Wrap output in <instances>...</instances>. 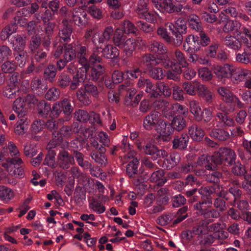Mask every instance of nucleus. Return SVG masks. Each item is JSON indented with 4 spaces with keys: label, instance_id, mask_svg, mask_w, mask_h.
<instances>
[{
    "label": "nucleus",
    "instance_id": "nucleus-1",
    "mask_svg": "<svg viewBox=\"0 0 251 251\" xmlns=\"http://www.w3.org/2000/svg\"><path fill=\"white\" fill-rule=\"evenodd\" d=\"M25 106L24 100L21 98L17 99L14 102L13 110L20 119L17 122L15 131L19 135L25 133L28 128L29 121L25 117L27 109Z\"/></svg>",
    "mask_w": 251,
    "mask_h": 251
},
{
    "label": "nucleus",
    "instance_id": "nucleus-2",
    "mask_svg": "<svg viewBox=\"0 0 251 251\" xmlns=\"http://www.w3.org/2000/svg\"><path fill=\"white\" fill-rule=\"evenodd\" d=\"M97 87L91 82L85 84L76 93L77 100L83 104L88 105L91 103L90 95L96 98L99 95Z\"/></svg>",
    "mask_w": 251,
    "mask_h": 251
},
{
    "label": "nucleus",
    "instance_id": "nucleus-3",
    "mask_svg": "<svg viewBox=\"0 0 251 251\" xmlns=\"http://www.w3.org/2000/svg\"><path fill=\"white\" fill-rule=\"evenodd\" d=\"M237 70V68L232 64L227 63L215 67L214 73L219 81L225 83L226 80L234 76Z\"/></svg>",
    "mask_w": 251,
    "mask_h": 251
},
{
    "label": "nucleus",
    "instance_id": "nucleus-4",
    "mask_svg": "<svg viewBox=\"0 0 251 251\" xmlns=\"http://www.w3.org/2000/svg\"><path fill=\"white\" fill-rule=\"evenodd\" d=\"M61 139L60 138L58 139L52 138L47 145V149L48 150V152L44 160V165L52 168L55 167V156L57 151L59 148H61Z\"/></svg>",
    "mask_w": 251,
    "mask_h": 251
},
{
    "label": "nucleus",
    "instance_id": "nucleus-5",
    "mask_svg": "<svg viewBox=\"0 0 251 251\" xmlns=\"http://www.w3.org/2000/svg\"><path fill=\"white\" fill-rule=\"evenodd\" d=\"M166 66H162L166 69H169L166 71V76L168 79H172L175 81H179L180 77L179 75L181 73L182 70L175 61L172 60L168 56L165 60Z\"/></svg>",
    "mask_w": 251,
    "mask_h": 251
},
{
    "label": "nucleus",
    "instance_id": "nucleus-6",
    "mask_svg": "<svg viewBox=\"0 0 251 251\" xmlns=\"http://www.w3.org/2000/svg\"><path fill=\"white\" fill-rule=\"evenodd\" d=\"M216 153L218 159L221 161L220 165L223 163L227 166H231L235 163L236 155L234 151L231 149L220 148Z\"/></svg>",
    "mask_w": 251,
    "mask_h": 251
},
{
    "label": "nucleus",
    "instance_id": "nucleus-7",
    "mask_svg": "<svg viewBox=\"0 0 251 251\" xmlns=\"http://www.w3.org/2000/svg\"><path fill=\"white\" fill-rule=\"evenodd\" d=\"M161 115L156 111H152L147 115L143 120V126L148 130H155L163 122Z\"/></svg>",
    "mask_w": 251,
    "mask_h": 251
},
{
    "label": "nucleus",
    "instance_id": "nucleus-8",
    "mask_svg": "<svg viewBox=\"0 0 251 251\" xmlns=\"http://www.w3.org/2000/svg\"><path fill=\"white\" fill-rule=\"evenodd\" d=\"M168 56V54L163 55H154L151 53H146L143 54L140 58L141 63L147 66H156L161 65L166 66V59Z\"/></svg>",
    "mask_w": 251,
    "mask_h": 251
},
{
    "label": "nucleus",
    "instance_id": "nucleus-9",
    "mask_svg": "<svg viewBox=\"0 0 251 251\" xmlns=\"http://www.w3.org/2000/svg\"><path fill=\"white\" fill-rule=\"evenodd\" d=\"M199 194L202 197L214 194L216 196L222 197L226 200H228V193L219 185H214L211 187H201L198 190Z\"/></svg>",
    "mask_w": 251,
    "mask_h": 251
},
{
    "label": "nucleus",
    "instance_id": "nucleus-10",
    "mask_svg": "<svg viewBox=\"0 0 251 251\" xmlns=\"http://www.w3.org/2000/svg\"><path fill=\"white\" fill-rule=\"evenodd\" d=\"M57 152H58L57 159L59 167L63 169H67L70 166L75 163L74 156L67 151L62 148H59Z\"/></svg>",
    "mask_w": 251,
    "mask_h": 251
},
{
    "label": "nucleus",
    "instance_id": "nucleus-11",
    "mask_svg": "<svg viewBox=\"0 0 251 251\" xmlns=\"http://www.w3.org/2000/svg\"><path fill=\"white\" fill-rule=\"evenodd\" d=\"M155 130L160 135L161 139L166 142L169 141L172 139V135L174 130L169 123L161 122Z\"/></svg>",
    "mask_w": 251,
    "mask_h": 251
},
{
    "label": "nucleus",
    "instance_id": "nucleus-12",
    "mask_svg": "<svg viewBox=\"0 0 251 251\" xmlns=\"http://www.w3.org/2000/svg\"><path fill=\"white\" fill-rule=\"evenodd\" d=\"M88 71L82 68H79L71 79L70 85L71 90H76L84 82Z\"/></svg>",
    "mask_w": 251,
    "mask_h": 251
},
{
    "label": "nucleus",
    "instance_id": "nucleus-13",
    "mask_svg": "<svg viewBox=\"0 0 251 251\" xmlns=\"http://www.w3.org/2000/svg\"><path fill=\"white\" fill-rule=\"evenodd\" d=\"M183 47L188 53H196L200 50L201 48L197 42V38L193 35H189L186 37L183 43Z\"/></svg>",
    "mask_w": 251,
    "mask_h": 251
},
{
    "label": "nucleus",
    "instance_id": "nucleus-14",
    "mask_svg": "<svg viewBox=\"0 0 251 251\" xmlns=\"http://www.w3.org/2000/svg\"><path fill=\"white\" fill-rule=\"evenodd\" d=\"M106 149L101 146L99 149V151H93L90 154V156L95 162L100 165L101 167L106 166L108 161L105 152Z\"/></svg>",
    "mask_w": 251,
    "mask_h": 251
},
{
    "label": "nucleus",
    "instance_id": "nucleus-15",
    "mask_svg": "<svg viewBox=\"0 0 251 251\" xmlns=\"http://www.w3.org/2000/svg\"><path fill=\"white\" fill-rule=\"evenodd\" d=\"M72 18L75 24L79 26L84 25L87 22L86 12L79 8L73 9Z\"/></svg>",
    "mask_w": 251,
    "mask_h": 251
},
{
    "label": "nucleus",
    "instance_id": "nucleus-16",
    "mask_svg": "<svg viewBox=\"0 0 251 251\" xmlns=\"http://www.w3.org/2000/svg\"><path fill=\"white\" fill-rule=\"evenodd\" d=\"M87 49L85 46H80L77 49V58L79 63L82 66V68L85 70H89V66L87 59Z\"/></svg>",
    "mask_w": 251,
    "mask_h": 251
},
{
    "label": "nucleus",
    "instance_id": "nucleus-17",
    "mask_svg": "<svg viewBox=\"0 0 251 251\" xmlns=\"http://www.w3.org/2000/svg\"><path fill=\"white\" fill-rule=\"evenodd\" d=\"M189 140V137L186 133L176 136L173 140V148L176 149L184 150L188 146Z\"/></svg>",
    "mask_w": 251,
    "mask_h": 251
},
{
    "label": "nucleus",
    "instance_id": "nucleus-18",
    "mask_svg": "<svg viewBox=\"0 0 251 251\" xmlns=\"http://www.w3.org/2000/svg\"><path fill=\"white\" fill-rule=\"evenodd\" d=\"M149 49L151 52L157 53L158 55L168 54L167 48L163 43L157 41H151L149 45Z\"/></svg>",
    "mask_w": 251,
    "mask_h": 251
},
{
    "label": "nucleus",
    "instance_id": "nucleus-19",
    "mask_svg": "<svg viewBox=\"0 0 251 251\" xmlns=\"http://www.w3.org/2000/svg\"><path fill=\"white\" fill-rule=\"evenodd\" d=\"M237 62L245 65H251V48L244 49L243 51L236 54Z\"/></svg>",
    "mask_w": 251,
    "mask_h": 251
},
{
    "label": "nucleus",
    "instance_id": "nucleus-20",
    "mask_svg": "<svg viewBox=\"0 0 251 251\" xmlns=\"http://www.w3.org/2000/svg\"><path fill=\"white\" fill-rule=\"evenodd\" d=\"M59 103L61 107L62 110L65 116L64 118L63 119V121H69L72 117L71 114L73 110V108L71 105L70 100L67 99H64L62 101H59Z\"/></svg>",
    "mask_w": 251,
    "mask_h": 251
},
{
    "label": "nucleus",
    "instance_id": "nucleus-21",
    "mask_svg": "<svg viewBox=\"0 0 251 251\" xmlns=\"http://www.w3.org/2000/svg\"><path fill=\"white\" fill-rule=\"evenodd\" d=\"M188 132L191 137L197 141H201L204 135L203 129L196 124H193L189 127Z\"/></svg>",
    "mask_w": 251,
    "mask_h": 251
},
{
    "label": "nucleus",
    "instance_id": "nucleus-22",
    "mask_svg": "<svg viewBox=\"0 0 251 251\" xmlns=\"http://www.w3.org/2000/svg\"><path fill=\"white\" fill-rule=\"evenodd\" d=\"M74 156L76 159V160L78 163V164L82 168L84 169H90V174L92 175L95 176L94 174H93L92 171L93 169L91 168L92 164L88 161H84V156L81 152L78 151H73Z\"/></svg>",
    "mask_w": 251,
    "mask_h": 251
},
{
    "label": "nucleus",
    "instance_id": "nucleus-23",
    "mask_svg": "<svg viewBox=\"0 0 251 251\" xmlns=\"http://www.w3.org/2000/svg\"><path fill=\"white\" fill-rule=\"evenodd\" d=\"M209 135L219 141H224L229 138V133L225 129L214 128L209 132Z\"/></svg>",
    "mask_w": 251,
    "mask_h": 251
},
{
    "label": "nucleus",
    "instance_id": "nucleus-24",
    "mask_svg": "<svg viewBox=\"0 0 251 251\" xmlns=\"http://www.w3.org/2000/svg\"><path fill=\"white\" fill-rule=\"evenodd\" d=\"M136 91L135 89L133 88L132 89H129L128 90L127 93L125 97V104L128 106L130 105L132 106H136L137 104L139 103L140 100H141L142 95L138 94L135 96L134 98V100L133 101H131L130 97L134 96L136 94Z\"/></svg>",
    "mask_w": 251,
    "mask_h": 251
},
{
    "label": "nucleus",
    "instance_id": "nucleus-25",
    "mask_svg": "<svg viewBox=\"0 0 251 251\" xmlns=\"http://www.w3.org/2000/svg\"><path fill=\"white\" fill-rule=\"evenodd\" d=\"M136 42L133 38H128L124 42L120 49L123 50L127 56H131L136 49Z\"/></svg>",
    "mask_w": 251,
    "mask_h": 251
},
{
    "label": "nucleus",
    "instance_id": "nucleus-26",
    "mask_svg": "<svg viewBox=\"0 0 251 251\" xmlns=\"http://www.w3.org/2000/svg\"><path fill=\"white\" fill-rule=\"evenodd\" d=\"M225 45L230 49L239 50L241 48L239 38L233 36H226L224 39Z\"/></svg>",
    "mask_w": 251,
    "mask_h": 251
},
{
    "label": "nucleus",
    "instance_id": "nucleus-27",
    "mask_svg": "<svg viewBox=\"0 0 251 251\" xmlns=\"http://www.w3.org/2000/svg\"><path fill=\"white\" fill-rule=\"evenodd\" d=\"M31 88L36 94L41 95L45 92L48 87L45 82L40 79L37 78L32 80Z\"/></svg>",
    "mask_w": 251,
    "mask_h": 251
},
{
    "label": "nucleus",
    "instance_id": "nucleus-28",
    "mask_svg": "<svg viewBox=\"0 0 251 251\" xmlns=\"http://www.w3.org/2000/svg\"><path fill=\"white\" fill-rule=\"evenodd\" d=\"M170 125L174 131L176 130L177 131H180L186 126L187 123L183 117L176 116L173 119Z\"/></svg>",
    "mask_w": 251,
    "mask_h": 251
},
{
    "label": "nucleus",
    "instance_id": "nucleus-29",
    "mask_svg": "<svg viewBox=\"0 0 251 251\" xmlns=\"http://www.w3.org/2000/svg\"><path fill=\"white\" fill-rule=\"evenodd\" d=\"M241 23L237 21L229 20L225 25L223 30L225 32H232L237 33L241 32L240 28Z\"/></svg>",
    "mask_w": 251,
    "mask_h": 251
},
{
    "label": "nucleus",
    "instance_id": "nucleus-30",
    "mask_svg": "<svg viewBox=\"0 0 251 251\" xmlns=\"http://www.w3.org/2000/svg\"><path fill=\"white\" fill-rule=\"evenodd\" d=\"M220 161L215 152L212 155L208 157L204 168L207 170L215 171L217 165H220Z\"/></svg>",
    "mask_w": 251,
    "mask_h": 251
},
{
    "label": "nucleus",
    "instance_id": "nucleus-31",
    "mask_svg": "<svg viewBox=\"0 0 251 251\" xmlns=\"http://www.w3.org/2000/svg\"><path fill=\"white\" fill-rule=\"evenodd\" d=\"M101 51L103 56L106 58L114 59L119 55V51L118 49L111 45L105 46Z\"/></svg>",
    "mask_w": 251,
    "mask_h": 251
},
{
    "label": "nucleus",
    "instance_id": "nucleus-32",
    "mask_svg": "<svg viewBox=\"0 0 251 251\" xmlns=\"http://www.w3.org/2000/svg\"><path fill=\"white\" fill-rule=\"evenodd\" d=\"M126 39V36L124 35V33L122 29L120 27L117 28L113 34V43L114 45L120 48Z\"/></svg>",
    "mask_w": 251,
    "mask_h": 251
},
{
    "label": "nucleus",
    "instance_id": "nucleus-33",
    "mask_svg": "<svg viewBox=\"0 0 251 251\" xmlns=\"http://www.w3.org/2000/svg\"><path fill=\"white\" fill-rule=\"evenodd\" d=\"M14 39L13 42L14 50L16 51L24 50L26 36L24 35L17 34L14 36Z\"/></svg>",
    "mask_w": 251,
    "mask_h": 251
},
{
    "label": "nucleus",
    "instance_id": "nucleus-34",
    "mask_svg": "<svg viewBox=\"0 0 251 251\" xmlns=\"http://www.w3.org/2000/svg\"><path fill=\"white\" fill-rule=\"evenodd\" d=\"M149 75L155 80L162 79L165 75V71L160 67H151L148 70Z\"/></svg>",
    "mask_w": 251,
    "mask_h": 251
},
{
    "label": "nucleus",
    "instance_id": "nucleus-35",
    "mask_svg": "<svg viewBox=\"0 0 251 251\" xmlns=\"http://www.w3.org/2000/svg\"><path fill=\"white\" fill-rule=\"evenodd\" d=\"M122 30L126 34H133L137 35L138 29L134 25L128 20L125 21L122 25Z\"/></svg>",
    "mask_w": 251,
    "mask_h": 251
},
{
    "label": "nucleus",
    "instance_id": "nucleus-36",
    "mask_svg": "<svg viewBox=\"0 0 251 251\" xmlns=\"http://www.w3.org/2000/svg\"><path fill=\"white\" fill-rule=\"evenodd\" d=\"M76 55V51L71 44L66 45L64 48L63 58L68 62L73 60Z\"/></svg>",
    "mask_w": 251,
    "mask_h": 251
},
{
    "label": "nucleus",
    "instance_id": "nucleus-37",
    "mask_svg": "<svg viewBox=\"0 0 251 251\" xmlns=\"http://www.w3.org/2000/svg\"><path fill=\"white\" fill-rule=\"evenodd\" d=\"M208 224L207 220H201L193 227V232L198 235L205 234L208 231Z\"/></svg>",
    "mask_w": 251,
    "mask_h": 251
},
{
    "label": "nucleus",
    "instance_id": "nucleus-38",
    "mask_svg": "<svg viewBox=\"0 0 251 251\" xmlns=\"http://www.w3.org/2000/svg\"><path fill=\"white\" fill-rule=\"evenodd\" d=\"M104 72V69L101 65H98L92 68L91 70L90 77L92 80L97 81L99 78H103V74Z\"/></svg>",
    "mask_w": 251,
    "mask_h": 251
},
{
    "label": "nucleus",
    "instance_id": "nucleus-39",
    "mask_svg": "<svg viewBox=\"0 0 251 251\" xmlns=\"http://www.w3.org/2000/svg\"><path fill=\"white\" fill-rule=\"evenodd\" d=\"M72 28H62L58 32L57 39L60 42H69L71 40Z\"/></svg>",
    "mask_w": 251,
    "mask_h": 251
},
{
    "label": "nucleus",
    "instance_id": "nucleus-40",
    "mask_svg": "<svg viewBox=\"0 0 251 251\" xmlns=\"http://www.w3.org/2000/svg\"><path fill=\"white\" fill-rule=\"evenodd\" d=\"M56 67L52 64H49L44 70V77L45 79L52 82L56 76Z\"/></svg>",
    "mask_w": 251,
    "mask_h": 251
},
{
    "label": "nucleus",
    "instance_id": "nucleus-41",
    "mask_svg": "<svg viewBox=\"0 0 251 251\" xmlns=\"http://www.w3.org/2000/svg\"><path fill=\"white\" fill-rule=\"evenodd\" d=\"M189 105L190 112L194 115L195 120H200L201 119V113L202 111L199 102L193 100L190 101Z\"/></svg>",
    "mask_w": 251,
    "mask_h": 251
},
{
    "label": "nucleus",
    "instance_id": "nucleus-42",
    "mask_svg": "<svg viewBox=\"0 0 251 251\" xmlns=\"http://www.w3.org/2000/svg\"><path fill=\"white\" fill-rule=\"evenodd\" d=\"M236 74L233 76L237 81H246L251 75V71L247 69L237 68Z\"/></svg>",
    "mask_w": 251,
    "mask_h": 251
},
{
    "label": "nucleus",
    "instance_id": "nucleus-43",
    "mask_svg": "<svg viewBox=\"0 0 251 251\" xmlns=\"http://www.w3.org/2000/svg\"><path fill=\"white\" fill-rule=\"evenodd\" d=\"M38 113L43 117H47L51 110L50 105L46 101L42 100L37 105Z\"/></svg>",
    "mask_w": 251,
    "mask_h": 251
},
{
    "label": "nucleus",
    "instance_id": "nucleus-44",
    "mask_svg": "<svg viewBox=\"0 0 251 251\" xmlns=\"http://www.w3.org/2000/svg\"><path fill=\"white\" fill-rule=\"evenodd\" d=\"M198 35L196 36L200 47H206L211 42V39L207 34L202 29L198 31Z\"/></svg>",
    "mask_w": 251,
    "mask_h": 251
},
{
    "label": "nucleus",
    "instance_id": "nucleus-45",
    "mask_svg": "<svg viewBox=\"0 0 251 251\" xmlns=\"http://www.w3.org/2000/svg\"><path fill=\"white\" fill-rule=\"evenodd\" d=\"M17 26L16 24H11L5 26L1 31L0 38L2 40H5L11 34L16 32Z\"/></svg>",
    "mask_w": 251,
    "mask_h": 251
},
{
    "label": "nucleus",
    "instance_id": "nucleus-46",
    "mask_svg": "<svg viewBox=\"0 0 251 251\" xmlns=\"http://www.w3.org/2000/svg\"><path fill=\"white\" fill-rule=\"evenodd\" d=\"M103 54L101 50L99 48L94 49L93 52L90 56L88 60L89 65L100 63L102 61V56Z\"/></svg>",
    "mask_w": 251,
    "mask_h": 251
},
{
    "label": "nucleus",
    "instance_id": "nucleus-47",
    "mask_svg": "<svg viewBox=\"0 0 251 251\" xmlns=\"http://www.w3.org/2000/svg\"><path fill=\"white\" fill-rule=\"evenodd\" d=\"M89 208L98 214L103 213L105 211V207L100 202L95 198L89 201Z\"/></svg>",
    "mask_w": 251,
    "mask_h": 251
},
{
    "label": "nucleus",
    "instance_id": "nucleus-48",
    "mask_svg": "<svg viewBox=\"0 0 251 251\" xmlns=\"http://www.w3.org/2000/svg\"><path fill=\"white\" fill-rule=\"evenodd\" d=\"M181 159L180 154L176 152H173L170 153L169 156L166 159L168 163L169 164L167 166L168 169H171L179 162Z\"/></svg>",
    "mask_w": 251,
    "mask_h": 251
},
{
    "label": "nucleus",
    "instance_id": "nucleus-49",
    "mask_svg": "<svg viewBox=\"0 0 251 251\" xmlns=\"http://www.w3.org/2000/svg\"><path fill=\"white\" fill-rule=\"evenodd\" d=\"M139 163V161L137 158H133L127 164L126 166V173L130 177H132L137 174Z\"/></svg>",
    "mask_w": 251,
    "mask_h": 251
},
{
    "label": "nucleus",
    "instance_id": "nucleus-50",
    "mask_svg": "<svg viewBox=\"0 0 251 251\" xmlns=\"http://www.w3.org/2000/svg\"><path fill=\"white\" fill-rule=\"evenodd\" d=\"M71 78L67 74L61 73L58 76L57 85L61 88H65L70 85Z\"/></svg>",
    "mask_w": 251,
    "mask_h": 251
},
{
    "label": "nucleus",
    "instance_id": "nucleus-51",
    "mask_svg": "<svg viewBox=\"0 0 251 251\" xmlns=\"http://www.w3.org/2000/svg\"><path fill=\"white\" fill-rule=\"evenodd\" d=\"M182 89L187 94L191 96H194L196 95V82L193 83L186 81L182 84Z\"/></svg>",
    "mask_w": 251,
    "mask_h": 251
},
{
    "label": "nucleus",
    "instance_id": "nucleus-52",
    "mask_svg": "<svg viewBox=\"0 0 251 251\" xmlns=\"http://www.w3.org/2000/svg\"><path fill=\"white\" fill-rule=\"evenodd\" d=\"M175 56L176 58V63L183 68H186L188 66V63L184 53L180 50H176L175 52ZM176 63V62H175Z\"/></svg>",
    "mask_w": 251,
    "mask_h": 251
},
{
    "label": "nucleus",
    "instance_id": "nucleus-53",
    "mask_svg": "<svg viewBox=\"0 0 251 251\" xmlns=\"http://www.w3.org/2000/svg\"><path fill=\"white\" fill-rule=\"evenodd\" d=\"M212 203V201L211 200L203 201L195 203L193 207L197 211V213L199 214L202 216L206 210L208 209V208L206 207L205 205L208 204L210 205Z\"/></svg>",
    "mask_w": 251,
    "mask_h": 251
},
{
    "label": "nucleus",
    "instance_id": "nucleus-54",
    "mask_svg": "<svg viewBox=\"0 0 251 251\" xmlns=\"http://www.w3.org/2000/svg\"><path fill=\"white\" fill-rule=\"evenodd\" d=\"M136 12L137 13L139 18H143L144 15L148 12V8L147 3L144 0H139Z\"/></svg>",
    "mask_w": 251,
    "mask_h": 251
},
{
    "label": "nucleus",
    "instance_id": "nucleus-55",
    "mask_svg": "<svg viewBox=\"0 0 251 251\" xmlns=\"http://www.w3.org/2000/svg\"><path fill=\"white\" fill-rule=\"evenodd\" d=\"M189 22L192 28L199 31L202 29L200 18L195 14L191 15L189 17Z\"/></svg>",
    "mask_w": 251,
    "mask_h": 251
},
{
    "label": "nucleus",
    "instance_id": "nucleus-56",
    "mask_svg": "<svg viewBox=\"0 0 251 251\" xmlns=\"http://www.w3.org/2000/svg\"><path fill=\"white\" fill-rule=\"evenodd\" d=\"M228 114H222V112H217L216 117L221 121L222 123L226 126H233L235 122L228 115Z\"/></svg>",
    "mask_w": 251,
    "mask_h": 251
},
{
    "label": "nucleus",
    "instance_id": "nucleus-57",
    "mask_svg": "<svg viewBox=\"0 0 251 251\" xmlns=\"http://www.w3.org/2000/svg\"><path fill=\"white\" fill-rule=\"evenodd\" d=\"M74 115L75 120L80 122H86L90 120V114L82 109L76 111Z\"/></svg>",
    "mask_w": 251,
    "mask_h": 251
},
{
    "label": "nucleus",
    "instance_id": "nucleus-58",
    "mask_svg": "<svg viewBox=\"0 0 251 251\" xmlns=\"http://www.w3.org/2000/svg\"><path fill=\"white\" fill-rule=\"evenodd\" d=\"M217 92L227 103L233 94L232 92L227 87L220 86L217 88Z\"/></svg>",
    "mask_w": 251,
    "mask_h": 251
},
{
    "label": "nucleus",
    "instance_id": "nucleus-59",
    "mask_svg": "<svg viewBox=\"0 0 251 251\" xmlns=\"http://www.w3.org/2000/svg\"><path fill=\"white\" fill-rule=\"evenodd\" d=\"M138 148H141L146 154L152 156L154 157H155V155L157 152V148L151 143H148L142 147L138 146Z\"/></svg>",
    "mask_w": 251,
    "mask_h": 251
},
{
    "label": "nucleus",
    "instance_id": "nucleus-60",
    "mask_svg": "<svg viewBox=\"0 0 251 251\" xmlns=\"http://www.w3.org/2000/svg\"><path fill=\"white\" fill-rule=\"evenodd\" d=\"M222 13L226 16H230L233 18H238L239 12L236 8L233 6L232 3L226 5L223 10Z\"/></svg>",
    "mask_w": 251,
    "mask_h": 251
},
{
    "label": "nucleus",
    "instance_id": "nucleus-61",
    "mask_svg": "<svg viewBox=\"0 0 251 251\" xmlns=\"http://www.w3.org/2000/svg\"><path fill=\"white\" fill-rule=\"evenodd\" d=\"M176 31L181 34H186L187 27L185 20L182 18L178 19L175 22Z\"/></svg>",
    "mask_w": 251,
    "mask_h": 251
},
{
    "label": "nucleus",
    "instance_id": "nucleus-62",
    "mask_svg": "<svg viewBox=\"0 0 251 251\" xmlns=\"http://www.w3.org/2000/svg\"><path fill=\"white\" fill-rule=\"evenodd\" d=\"M172 34L175 36V37L171 36L169 44L175 47L180 46L183 40L182 36L183 34H181V33H179L176 31Z\"/></svg>",
    "mask_w": 251,
    "mask_h": 251
},
{
    "label": "nucleus",
    "instance_id": "nucleus-63",
    "mask_svg": "<svg viewBox=\"0 0 251 251\" xmlns=\"http://www.w3.org/2000/svg\"><path fill=\"white\" fill-rule=\"evenodd\" d=\"M24 153L26 156L32 157L37 153V149L35 145L26 143L24 146Z\"/></svg>",
    "mask_w": 251,
    "mask_h": 251
},
{
    "label": "nucleus",
    "instance_id": "nucleus-64",
    "mask_svg": "<svg viewBox=\"0 0 251 251\" xmlns=\"http://www.w3.org/2000/svg\"><path fill=\"white\" fill-rule=\"evenodd\" d=\"M242 183V188L248 193L251 194V175L246 174Z\"/></svg>",
    "mask_w": 251,
    "mask_h": 251
}]
</instances>
